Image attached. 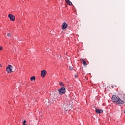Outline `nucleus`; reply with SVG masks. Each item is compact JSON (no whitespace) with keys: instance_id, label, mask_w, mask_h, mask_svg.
<instances>
[{"instance_id":"17","label":"nucleus","mask_w":125,"mask_h":125,"mask_svg":"<svg viewBox=\"0 0 125 125\" xmlns=\"http://www.w3.org/2000/svg\"><path fill=\"white\" fill-rule=\"evenodd\" d=\"M0 67H1V64H0Z\"/></svg>"},{"instance_id":"2","label":"nucleus","mask_w":125,"mask_h":125,"mask_svg":"<svg viewBox=\"0 0 125 125\" xmlns=\"http://www.w3.org/2000/svg\"><path fill=\"white\" fill-rule=\"evenodd\" d=\"M7 73H12V66L10 64L8 65L6 68Z\"/></svg>"},{"instance_id":"14","label":"nucleus","mask_w":125,"mask_h":125,"mask_svg":"<svg viewBox=\"0 0 125 125\" xmlns=\"http://www.w3.org/2000/svg\"><path fill=\"white\" fill-rule=\"evenodd\" d=\"M69 70H73V67H72V66H69Z\"/></svg>"},{"instance_id":"13","label":"nucleus","mask_w":125,"mask_h":125,"mask_svg":"<svg viewBox=\"0 0 125 125\" xmlns=\"http://www.w3.org/2000/svg\"><path fill=\"white\" fill-rule=\"evenodd\" d=\"M7 35L8 36V37H10V36H11V34L7 33Z\"/></svg>"},{"instance_id":"12","label":"nucleus","mask_w":125,"mask_h":125,"mask_svg":"<svg viewBox=\"0 0 125 125\" xmlns=\"http://www.w3.org/2000/svg\"><path fill=\"white\" fill-rule=\"evenodd\" d=\"M59 84H60V85H61V86H64V84L62 82H60L59 83Z\"/></svg>"},{"instance_id":"8","label":"nucleus","mask_w":125,"mask_h":125,"mask_svg":"<svg viewBox=\"0 0 125 125\" xmlns=\"http://www.w3.org/2000/svg\"><path fill=\"white\" fill-rule=\"evenodd\" d=\"M65 2L66 3H67V4H68V5H72V2H71L70 0H65Z\"/></svg>"},{"instance_id":"7","label":"nucleus","mask_w":125,"mask_h":125,"mask_svg":"<svg viewBox=\"0 0 125 125\" xmlns=\"http://www.w3.org/2000/svg\"><path fill=\"white\" fill-rule=\"evenodd\" d=\"M95 112L97 114H101V113H103V110L97 108L95 110Z\"/></svg>"},{"instance_id":"3","label":"nucleus","mask_w":125,"mask_h":125,"mask_svg":"<svg viewBox=\"0 0 125 125\" xmlns=\"http://www.w3.org/2000/svg\"><path fill=\"white\" fill-rule=\"evenodd\" d=\"M59 91V94H64L66 92L65 91V88L64 87H62L61 89L58 90Z\"/></svg>"},{"instance_id":"6","label":"nucleus","mask_w":125,"mask_h":125,"mask_svg":"<svg viewBox=\"0 0 125 125\" xmlns=\"http://www.w3.org/2000/svg\"><path fill=\"white\" fill-rule=\"evenodd\" d=\"M68 27V24H67V23L66 22H63L62 25V29H66Z\"/></svg>"},{"instance_id":"18","label":"nucleus","mask_w":125,"mask_h":125,"mask_svg":"<svg viewBox=\"0 0 125 125\" xmlns=\"http://www.w3.org/2000/svg\"><path fill=\"white\" fill-rule=\"evenodd\" d=\"M68 110V109H66V111Z\"/></svg>"},{"instance_id":"5","label":"nucleus","mask_w":125,"mask_h":125,"mask_svg":"<svg viewBox=\"0 0 125 125\" xmlns=\"http://www.w3.org/2000/svg\"><path fill=\"white\" fill-rule=\"evenodd\" d=\"M46 75V71L42 70L41 71V77H42V78H44V77H45Z\"/></svg>"},{"instance_id":"10","label":"nucleus","mask_w":125,"mask_h":125,"mask_svg":"<svg viewBox=\"0 0 125 125\" xmlns=\"http://www.w3.org/2000/svg\"><path fill=\"white\" fill-rule=\"evenodd\" d=\"M30 80L31 81H33V80L35 81V80H36V77H35V76L32 77H31Z\"/></svg>"},{"instance_id":"1","label":"nucleus","mask_w":125,"mask_h":125,"mask_svg":"<svg viewBox=\"0 0 125 125\" xmlns=\"http://www.w3.org/2000/svg\"><path fill=\"white\" fill-rule=\"evenodd\" d=\"M112 102H115L117 105H121L124 104V101L122 100L119 97H117L115 95L113 96L111 98Z\"/></svg>"},{"instance_id":"9","label":"nucleus","mask_w":125,"mask_h":125,"mask_svg":"<svg viewBox=\"0 0 125 125\" xmlns=\"http://www.w3.org/2000/svg\"><path fill=\"white\" fill-rule=\"evenodd\" d=\"M82 63L83 65V66H86L87 64H86V62H85V61L84 60V59H82Z\"/></svg>"},{"instance_id":"16","label":"nucleus","mask_w":125,"mask_h":125,"mask_svg":"<svg viewBox=\"0 0 125 125\" xmlns=\"http://www.w3.org/2000/svg\"><path fill=\"white\" fill-rule=\"evenodd\" d=\"M77 75H75V78H77Z\"/></svg>"},{"instance_id":"4","label":"nucleus","mask_w":125,"mask_h":125,"mask_svg":"<svg viewBox=\"0 0 125 125\" xmlns=\"http://www.w3.org/2000/svg\"><path fill=\"white\" fill-rule=\"evenodd\" d=\"M8 17L10 18L11 21H15V17L13 16L12 14H10L8 15Z\"/></svg>"},{"instance_id":"15","label":"nucleus","mask_w":125,"mask_h":125,"mask_svg":"<svg viewBox=\"0 0 125 125\" xmlns=\"http://www.w3.org/2000/svg\"><path fill=\"white\" fill-rule=\"evenodd\" d=\"M0 50H2V47L0 46Z\"/></svg>"},{"instance_id":"11","label":"nucleus","mask_w":125,"mask_h":125,"mask_svg":"<svg viewBox=\"0 0 125 125\" xmlns=\"http://www.w3.org/2000/svg\"><path fill=\"white\" fill-rule=\"evenodd\" d=\"M66 108L70 110L71 108H72V105H66Z\"/></svg>"}]
</instances>
